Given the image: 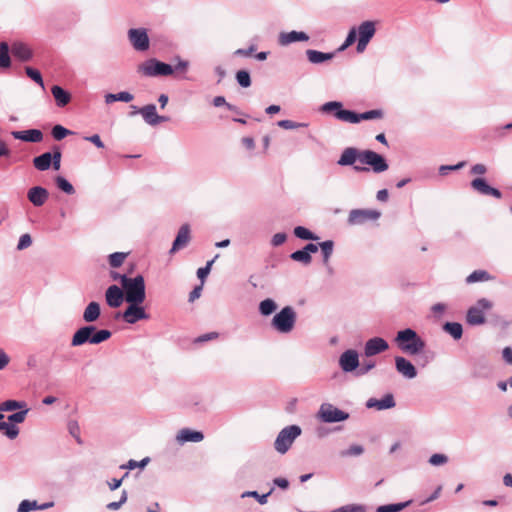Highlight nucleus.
I'll list each match as a JSON object with an SVG mask.
<instances>
[{"label":"nucleus","instance_id":"obj_10","mask_svg":"<svg viewBox=\"0 0 512 512\" xmlns=\"http://www.w3.org/2000/svg\"><path fill=\"white\" fill-rule=\"evenodd\" d=\"M139 70L146 76H168L173 73L171 65L155 59H151L143 63L139 67Z\"/></svg>","mask_w":512,"mask_h":512},{"label":"nucleus","instance_id":"obj_18","mask_svg":"<svg viewBox=\"0 0 512 512\" xmlns=\"http://www.w3.org/2000/svg\"><path fill=\"white\" fill-rule=\"evenodd\" d=\"M191 240L190 234V226L188 224H184L180 227L176 238L172 244V248L170 249V254H174L180 249L185 248Z\"/></svg>","mask_w":512,"mask_h":512},{"label":"nucleus","instance_id":"obj_6","mask_svg":"<svg viewBox=\"0 0 512 512\" xmlns=\"http://www.w3.org/2000/svg\"><path fill=\"white\" fill-rule=\"evenodd\" d=\"M302 433L298 425H290L283 428L277 435L274 448L280 454H285L292 446L293 442Z\"/></svg>","mask_w":512,"mask_h":512},{"label":"nucleus","instance_id":"obj_60","mask_svg":"<svg viewBox=\"0 0 512 512\" xmlns=\"http://www.w3.org/2000/svg\"><path fill=\"white\" fill-rule=\"evenodd\" d=\"M465 164H466V162L462 161L456 165H442L439 168V172L441 175H445L447 173V171L459 170V169L463 168L465 166Z\"/></svg>","mask_w":512,"mask_h":512},{"label":"nucleus","instance_id":"obj_14","mask_svg":"<svg viewBox=\"0 0 512 512\" xmlns=\"http://www.w3.org/2000/svg\"><path fill=\"white\" fill-rule=\"evenodd\" d=\"M343 122L348 123H359L362 120L380 119L383 117V111L380 109L369 110L363 113L343 112L341 114Z\"/></svg>","mask_w":512,"mask_h":512},{"label":"nucleus","instance_id":"obj_21","mask_svg":"<svg viewBox=\"0 0 512 512\" xmlns=\"http://www.w3.org/2000/svg\"><path fill=\"white\" fill-rule=\"evenodd\" d=\"M309 36L305 32L302 31H290V32H281L278 36V44L280 46H287L294 42H302L308 41Z\"/></svg>","mask_w":512,"mask_h":512},{"label":"nucleus","instance_id":"obj_8","mask_svg":"<svg viewBox=\"0 0 512 512\" xmlns=\"http://www.w3.org/2000/svg\"><path fill=\"white\" fill-rule=\"evenodd\" d=\"M492 308V302L486 298H481L477 301L475 306L468 309L466 314V321L470 325H482L485 323L484 312Z\"/></svg>","mask_w":512,"mask_h":512},{"label":"nucleus","instance_id":"obj_55","mask_svg":"<svg viewBox=\"0 0 512 512\" xmlns=\"http://www.w3.org/2000/svg\"><path fill=\"white\" fill-rule=\"evenodd\" d=\"M32 244V238L28 233H25L20 236L19 242L17 244L18 250H24L28 247H30Z\"/></svg>","mask_w":512,"mask_h":512},{"label":"nucleus","instance_id":"obj_22","mask_svg":"<svg viewBox=\"0 0 512 512\" xmlns=\"http://www.w3.org/2000/svg\"><path fill=\"white\" fill-rule=\"evenodd\" d=\"M49 193L47 189L41 186H35L28 190L27 198L36 207H40L48 200Z\"/></svg>","mask_w":512,"mask_h":512},{"label":"nucleus","instance_id":"obj_61","mask_svg":"<svg viewBox=\"0 0 512 512\" xmlns=\"http://www.w3.org/2000/svg\"><path fill=\"white\" fill-rule=\"evenodd\" d=\"M447 305L444 303H436L431 307V311L433 312L436 318H440L442 314L446 311Z\"/></svg>","mask_w":512,"mask_h":512},{"label":"nucleus","instance_id":"obj_35","mask_svg":"<svg viewBox=\"0 0 512 512\" xmlns=\"http://www.w3.org/2000/svg\"><path fill=\"white\" fill-rule=\"evenodd\" d=\"M133 98H134V96L127 91H122L117 94L108 93L105 95V103L111 104L115 101H122V102L128 103V102L132 101Z\"/></svg>","mask_w":512,"mask_h":512},{"label":"nucleus","instance_id":"obj_64","mask_svg":"<svg viewBox=\"0 0 512 512\" xmlns=\"http://www.w3.org/2000/svg\"><path fill=\"white\" fill-rule=\"evenodd\" d=\"M287 239V235L285 233H276L273 235L271 239V244L275 247L282 245Z\"/></svg>","mask_w":512,"mask_h":512},{"label":"nucleus","instance_id":"obj_20","mask_svg":"<svg viewBox=\"0 0 512 512\" xmlns=\"http://www.w3.org/2000/svg\"><path fill=\"white\" fill-rule=\"evenodd\" d=\"M471 187L481 195H489L497 199L502 197L500 190L491 187L484 178H476L472 180Z\"/></svg>","mask_w":512,"mask_h":512},{"label":"nucleus","instance_id":"obj_26","mask_svg":"<svg viewBox=\"0 0 512 512\" xmlns=\"http://www.w3.org/2000/svg\"><path fill=\"white\" fill-rule=\"evenodd\" d=\"M179 443L200 442L204 439V435L200 431H193L188 428L181 429L176 436Z\"/></svg>","mask_w":512,"mask_h":512},{"label":"nucleus","instance_id":"obj_56","mask_svg":"<svg viewBox=\"0 0 512 512\" xmlns=\"http://www.w3.org/2000/svg\"><path fill=\"white\" fill-rule=\"evenodd\" d=\"M214 260L208 261L207 264L204 267H201L197 270V277L204 281V279L208 276L211 270V266L213 264Z\"/></svg>","mask_w":512,"mask_h":512},{"label":"nucleus","instance_id":"obj_50","mask_svg":"<svg viewBox=\"0 0 512 512\" xmlns=\"http://www.w3.org/2000/svg\"><path fill=\"white\" fill-rule=\"evenodd\" d=\"M333 512H366V507L361 504H348L335 509Z\"/></svg>","mask_w":512,"mask_h":512},{"label":"nucleus","instance_id":"obj_1","mask_svg":"<svg viewBox=\"0 0 512 512\" xmlns=\"http://www.w3.org/2000/svg\"><path fill=\"white\" fill-rule=\"evenodd\" d=\"M356 161L371 167L373 172L382 173L388 169L386 159L372 150H358L354 147H347L343 150L337 164L340 166H351Z\"/></svg>","mask_w":512,"mask_h":512},{"label":"nucleus","instance_id":"obj_23","mask_svg":"<svg viewBox=\"0 0 512 512\" xmlns=\"http://www.w3.org/2000/svg\"><path fill=\"white\" fill-rule=\"evenodd\" d=\"M11 135L25 142L39 143L43 140V133L39 129H29L24 131H12Z\"/></svg>","mask_w":512,"mask_h":512},{"label":"nucleus","instance_id":"obj_36","mask_svg":"<svg viewBox=\"0 0 512 512\" xmlns=\"http://www.w3.org/2000/svg\"><path fill=\"white\" fill-rule=\"evenodd\" d=\"M319 248L321 249V253L323 256V264L325 266L329 265L330 257L333 253L334 242L332 240H326L319 243Z\"/></svg>","mask_w":512,"mask_h":512},{"label":"nucleus","instance_id":"obj_29","mask_svg":"<svg viewBox=\"0 0 512 512\" xmlns=\"http://www.w3.org/2000/svg\"><path fill=\"white\" fill-rule=\"evenodd\" d=\"M137 112L142 115L144 121L147 124L151 126L157 125L158 114L156 111V106L154 104H148L146 106H143Z\"/></svg>","mask_w":512,"mask_h":512},{"label":"nucleus","instance_id":"obj_33","mask_svg":"<svg viewBox=\"0 0 512 512\" xmlns=\"http://www.w3.org/2000/svg\"><path fill=\"white\" fill-rule=\"evenodd\" d=\"M52 153L45 152L33 159L34 167L39 171H46L51 167Z\"/></svg>","mask_w":512,"mask_h":512},{"label":"nucleus","instance_id":"obj_9","mask_svg":"<svg viewBox=\"0 0 512 512\" xmlns=\"http://www.w3.org/2000/svg\"><path fill=\"white\" fill-rule=\"evenodd\" d=\"M127 303L129 304L127 308L121 314L117 315V317H121L125 323L132 325L140 320H148L150 318L145 308L141 305L143 302Z\"/></svg>","mask_w":512,"mask_h":512},{"label":"nucleus","instance_id":"obj_34","mask_svg":"<svg viewBox=\"0 0 512 512\" xmlns=\"http://www.w3.org/2000/svg\"><path fill=\"white\" fill-rule=\"evenodd\" d=\"M443 330L455 340H459L463 335V327L458 322H446Z\"/></svg>","mask_w":512,"mask_h":512},{"label":"nucleus","instance_id":"obj_19","mask_svg":"<svg viewBox=\"0 0 512 512\" xmlns=\"http://www.w3.org/2000/svg\"><path fill=\"white\" fill-rule=\"evenodd\" d=\"M395 368L399 374L407 379H413L417 376V370L415 366L405 357H395Z\"/></svg>","mask_w":512,"mask_h":512},{"label":"nucleus","instance_id":"obj_47","mask_svg":"<svg viewBox=\"0 0 512 512\" xmlns=\"http://www.w3.org/2000/svg\"><path fill=\"white\" fill-rule=\"evenodd\" d=\"M72 133L73 132L71 130H68L61 125H55L51 131L53 138L57 141L64 139L66 136L71 135Z\"/></svg>","mask_w":512,"mask_h":512},{"label":"nucleus","instance_id":"obj_3","mask_svg":"<svg viewBox=\"0 0 512 512\" xmlns=\"http://www.w3.org/2000/svg\"><path fill=\"white\" fill-rule=\"evenodd\" d=\"M394 341L397 347L408 355H418L426 346L425 341L411 328L398 331Z\"/></svg>","mask_w":512,"mask_h":512},{"label":"nucleus","instance_id":"obj_11","mask_svg":"<svg viewBox=\"0 0 512 512\" xmlns=\"http://www.w3.org/2000/svg\"><path fill=\"white\" fill-rule=\"evenodd\" d=\"M375 32L376 28L373 21H364L358 26L356 29L358 34L357 52L362 53L366 49Z\"/></svg>","mask_w":512,"mask_h":512},{"label":"nucleus","instance_id":"obj_13","mask_svg":"<svg viewBox=\"0 0 512 512\" xmlns=\"http://www.w3.org/2000/svg\"><path fill=\"white\" fill-rule=\"evenodd\" d=\"M380 217V212L376 210L354 209L351 210L348 216L349 225H361L370 220H377Z\"/></svg>","mask_w":512,"mask_h":512},{"label":"nucleus","instance_id":"obj_48","mask_svg":"<svg viewBox=\"0 0 512 512\" xmlns=\"http://www.w3.org/2000/svg\"><path fill=\"white\" fill-rule=\"evenodd\" d=\"M236 80L241 87L247 88L251 85L250 74L246 70L237 71Z\"/></svg>","mask_w":512,"mask_h":512},{"label":"nucleus","instance_id":"obj_25","mask_svg":"<svg viewBox=\"0 0 512 512\" xmlns=\"http://www.w3.org/2000/svg\"><path fill=\"white\" fill-rule=\"evenodd\" d=\"M101 314L100 304L96 301H91L84 309L82 318L86 323H93L97 321Z\"/></svg>","mask_w":512,"mask_h":512},{"label":"nucleus","instance_id":"obj_12","mask_svg":"<svg viewBox=\"0 0 512 512\" xmlns=\"http://www.w3.org/2000/svg\"><path fill=\"white\" fill-rule=\"evenodd\" d=\"M128 39L137 51H146L149 48V37L144 28L130 29L128 31Z\"/></svg>","mask_w":512,"mask_h":512},{"label":"nucleus","instance_id":"obj_45","mask_svg":"<svg viewBox=\"0 0 512 512\" xmlns=\"http://www.w3.org/2000/svg\"><path fill=\"white\" fill-rule=\"evenodd\" d=\"M273 492V489H271L268 493L260 495L257 491H246L242 493L241 497H253L255 498L259 504L264 505L267 503L268 496L271 495Z\"/></svg>","mask_w":512,"mask_h":512},{"label":"nucleus","instance_id":"obj_5","mask_svg":"<svg viewBox=\"0 0 512 512\" xmlns=\"http://www.w3.org/2000/svg\"><path fill=\"white\" fill-rule=\"evenodd\" d=\"M296 319L297 315L294 308L285 306L274 315L271 320V326L278 333L288 334L294 329Z\"/></svg>","mask_w":512,"mask_h":512},{"label":"nucleus","instance_id":"obj_49","mask_svg":"<svg viewBox=\"0 0 512 512\" xmlns=\"http://www.w3.org/2000/svg\"><path fill=\"white\" fill-rule=\"evenodd\" d=\"M364 452V448L361 445L354 444L348 449L340 452L341 457L360 456Z\"/></svg>","mask_w":512,"mask_h":512},{"label":"nucleus","instance_id":"obj_31","mask_svg":"<svg viewBox=\"0 0 512 512\" xmlns=\"http://www.w3.org/2000/svg\"><path fill=\"white\" fill-rule=\"evenodd\" d=\"M51 93L58 107H64L71 101L70 93L58 85L51 88Z\"/></svg>","mask_w":512,"mask_h":512},{"label":"nucleus","instance_id":"obj_16","mask_svg":"<svg viewBox=\"0 0 512 512\" xmlns=\"http://www.w3.org/2000/svg\"><path fill=\"white\" fill-rule=\"evenodd\" d=\"M124 300L125 294L123 288H120L117 285H111L107 288L105 292V301L109 307L118 308L122 305Z\"/></svg>","mask_w":512,"mask_h":512},{"label":"nucleus","instance_id":"obj_4","mask_svg":"<svg viewBox=\"0 0 512 512\" xmlns=\"http://www.w3.org/2000/svg\"><path fill=\"white\" fill-rule=\"evenodd\" d=\"M126 302H144L146 299L145 281L142 275L130 278L126 275L119 276Z\"/></svg>","mask_w":512,"mask_h":512},{"label":"nucleus","instance_id":"obj_40","mask_svg":"<svg viewBox=\"0 0 512 512\" xmlns=\"http://www.w3.org/2000/svg\"><path fill=\"white\" fill-rule=\"evenodd\" d=\"M294 235L302 240H317L318 236L312 233L310 230L303 226H297L294 228Z\"/></svg>","mask_w":512,"mask_h":512},{"label":"nucleus","instance_id":"obj_39","mask_svg":"<svg viewBox=\"0 0 512 512\" xmlns=\"http://www.w3.org/2000/svg\"><path fill=\"white\" fill-rule=\"evenodd\" d=\"M11 60L9 56V46L6 42L0 43V67L9 68Z\"/></svg>","mask_w":512,"mask_h":512},{"label":"nucleus","instance_id":"obj_52","mask_svg":"<svg viewBox=\"0 0 512 512\" xmlns=\"http://www.w3.org/2000/svg\"><path fill=\"white\" fill-rule=\"evenodd\" d=\"M28 412H29V409L25 407V408L21 409L20 411L9 415L8 420L11 423H22L25 420Z\"/></svg>","mask_w":512,"mask_h":512},{"label":"nucleus","instance_id":"obj_53","mask_svg":"<svg viewBox=\"0 0 512 512\" xmlns=\"http://www.w3.org/2000/svg\"><path fill=\"white\" fill-rule=\"evenodd\" d=\"M128 494L126 490H123L119 501L110 502L106 505V508L112 511L118 510L127 501Z\"/></svg>","mask_w":512,"mask_h":512},{"label":"nucleus","instance_id":"obj_63","mask_svg":"<svg viewBox=\"0 0 512 512\" xmlns=\"http://www.w3.org/2000/svg\"><path fill=\"white\" fill-rule=\"evenodd\" d=\"M61 157H62V154H61V151L59 149H56L54 150L53 154H52V163H51V166H53V168L55 170H59L60 169V166H61Z\"/></svg>","mask_w":512,"mask_h":512},{"label":"nucleus","instance_id":"obj_42","mask_svg":"<svg viewBox=\"0 0 512 512\" xmlns=\"http://www.w3.org/2000/svg\"><path fill=\"white\" fill-rule=\"evenodd\" d=\"M55 182H56L57 187L60 190H62L63 192H65L66 194L72 195V194L75 193V189L72 186V184L67 179H65L64 177L57 176L55 178Z\"/></svg>","mask_w":512,"mask_h":512},{"label":"nucleus","instance_id":"obj_57","mask_svg":"<svg viewBox=\"0 0 512 512\" xmlns=\"http://www.w3.org/2000/svg\"><path fill=\"white\" fill-rule=\"evenodd\" d=\"M213 105L215 107H221V106H225L227 107V109L231 110V111H235L236 110V107L233 106L232 104L230 103H227L226 102V99L223 97V96H216L214 99H213Z\"/></svg>","mask_w":512,"mask_h":512},{"label":"nucleus","instance_id":"obj_17","mask_svg":"<svg viewBox=\"0 0 512 512\" xmlns=\"http://www.w3.org/2000/svg\"><path fill=\"white\" fill-rule=\"evenodd\" d=\"M389 348L387 341L381 337H374L369 339L364 346V354L366 357H371L386 351Z\"/></svg>","mask_w":512,"mask_h":512},{"label":"nucleus","instance_id":"obj_59","mask_svg":"<svg viewBox=\"0 0 512 512\" xmlns=\"http://www.w3.org/2000/svg\"><path fill=\"white\" fill-rule=\"evenodd\" d=\"M356 35H357L356 29L352 28L349 31L344 44L340 47V50H344L347 47H349L350 45H352L355 42V40H356Z\"/></svg>","mask_w":512,"mask_h":512},{"label":"nucleus","instance_id":"obj_46","mask_svg":"<svg viewBox=\"0 0 512 512\" xmlns=\"http://www.w3.org/2000/svg\"><path fill=\"white\" fill-rule=\"evenodd\" d=\"M409 503L410 502L408 501V502H403V503L382 505L377 508L376 512H399L402 509H404L406 506H408Z\"/></svg>","mask_w":512,"mask_h":512},{"label":"nucleus","instance_id":"obj_41","mask_svg":"<svg viewBox=\"0 0 512 512\" xmlns=\"http://www.w3.org/2000/svg\"><path fill=\"white\" fill-rule=\"evenodd\" d=\"M26 407V403L23 401L7 400L0 403V411H13L17 409H23Z\"/></svg>","mask_w":512,"mask_h":512},{"label":"nucleus","instance_id":"obj_37","mask_svg":"<svg viewBox=\"0 0 512 512\" xmlns=\"http://www.w3.org/2000/svg\"><path fill=\"white\" fill-rule=\"evenodd\" d=\"M491 279H492V277L485 270H475L470 275L467 276L466 283L467 284H472V283H475V282L488 281V280H491Z\"/></svg>","mask_w":512,"mask_h":512},{"label":"nucleus","instance_id":"obj_15","mask_svg":"<svg viewBox=\"0 0 512 512\" xmlns=\"http://www.w3.org/2000/svg\"><path fill=\"white\" fill-rule=\"evenodd\" d=\"M339 366L345 373L355 371L359 367V356L356 350L348 349L339 357Z\"/></svg>","mask_w":512,"mask_h":512},{"label":"nucleus","instance_id":"obj_43","mask_svg":"<svg viewBox=\"0 0 512 512\" xmlns=\"http://www.w3.org/2000/svg\"><path fill=\"white\" fill-rule=\"evenodd\" d=\"M291 259L297 262H301L304 265H309L312 261L311 255H309L303 249L297 250L290 255Z\"/></svg>","mask_w":512,"mask_h":512},{"label":"nucleus","instance_id":"obj_38","mask_svg":"<svg viewBox=\"0 0 512 512\" xmlns=\"http://www.w3.org/2000/svg\"><path fill=\"white\" fill-rule=\"evenodd\" d=\"M277 309V304L273 299L267 298L260 302L259 312L263 316L271 315Z\"/></svg>","mask_w":512,"mask_h":512},{"label":"nucleus","instance_id":"obj_2","mask_svg":"<svg viewBox=\"0 0 512 512\" xmlns=\"http://www.w3.org/2000/svg\"><path fill=\"white\" fill-rule=\"evenodd\" d=\"M112 333L107 329L98 330L93 325H85L78 328L72 336L71 346L79 347L86 343L97 345L107 341Z\"/></svg>","mask_w":512,"mask_h":512},{"label":"nucleus","instance_id":"obj_28","mask_svg":"<svg viewBox=\"0 0 512 512\" xmlns=\"http://www.w3.org/2000/svg\"><path fill=\"white\" fill-rule=\"evenodd\" d=\"M320 111L322 113L334 112L335 118H337L338 120H341V121H343V118L341 117V114L343 112H351V110L343 109V104L341 102H339V101H330V102L324 103L320 107Z\"/></svg>","mask_w":512,"mask_h":512},{"label":"nucleus","instance_id":"obj_54","mask_svg":"<svg viewBox=\"0 0 512 512\" xmlns=\"http://www.w3.org/2000/svg\"><path fill=\"white\" fill-rule=\"evenodd\" d=\"M448 462V457L444 454H433L430 458H429V463L433 466H440V465H443V464H446Z\"/></svg>","mask_w":512,"mask_h":512},{"label":"nucleus","instance_id":"obj_24","mask_svg":"<svg viewBox=\"0 0 512 512\" xmlns=\"http://www.w3.org/2000/svg\"><path fill=\"white\" fill-rule=\"evenodd\" d=\"M396 405L392 394H386L382 399L370 398L366 402L368 408H375L377 410H385L393 408Z\"/></svg>","mask_w":512,"mask_h":512},{"label":"nucleus","instance_id":"obj_32","mask_svg":"<svg viewBox=\"0 0 512 512\" xmlns=\"http://www.w3.org/2000/svg\"><path fill=\"white\" fill-rule=\"evenodd\" d=\"M308 61L312 64H322L326 61L331 60L334 57V53H324L321 51L308 49L306 51Z\"/></svg>","mask_w":512,"mask_h":512},{"label":"nucleus","instance_id":"obj_7","mask_svg":"<svg viewBox=\"0 0 512 512\" xmlns=\"http://www.w3.org/2000/svg\"><path fill=\"white\" fill-rule=\"evenodd\" d=\"M317 418L323 423H336L347 420L349 413L338 409L330 403H323L317 412Z\"/></svg>","mask_w":512,"mask_h":512},{"label":"nucleus","instance_id":"obj_62","mask_svg":"<svg viewBox=\"0 0 512 512\" xmlns=\"http://www.w3.org/2000/svg\"><path fill=\"white\" fill-rule=\"evenodd\" d=\"M375 367V363L373 361H367L362 364V366L357 370L356 374L358 376H362L367 374L370 370Z\"/></svg>","mask_w":512,"mask_h":512},{"label":"nucleus","instance_id":"obj_44","mask_svg":"<svg viewBox=\"0 0 512 512\" xmlns=\"http://www.w3.org/2000/svg\"><path fill=\"white\" fill-rule=\"evenodd\" d=\"M128 253L124 252H115L109 255V264L113 268L120 267L125 261Z\"/></svg>","mask_w":512,"mask_h":512},{"label":"nucleus","instance_id":"obj_27","mask_svg":"<svg viewBox=\"0 0 512 512\" xmlns=\"http://www.w3.org/2000/svg\"><path fill=\"white\" fill-rule=\"evenodd\" d=\"M11 53L20 61H28L32 57V51L28 45L22 42H15L12 44Z\"/></svg>","mask_w":512,"mask_h":512},{"label":"nucleus","instance_id":"obj_30","mask_svg":"<svg viewBox=\"0 0 512 512\" xmlns=\"http://www.w3.org/2000/svg\"><path fill=\"white\" fill-rule=\"evenodd\" d=\"M54 506V502H46L44 504L38 505L35 500H23L19 506L18 512H30L33 510H45Z\"/></svg>","mask_w":512,"mask_h":512},{"label":"nucleus","instance_id":"obj_51","mask_svg":"<svg viewBox=\"0 0 512 512\" xmlns=\"http://www.w3.org/2000/svg\"><path fill=\"white\" fill-rule=\"evenodd\" d=\"M25 72L29 78H31L33 81H35L37 84H39L42 88H44V82L43 78L41 76V73L32 68V67H26Z\"/></svg>","mask_w":512,"mask_h":512},{"label":"nucleus","instance_id":"obj_58","mask_svg":"<svg viewBox=\"0 0 512 512\" xmlns=\"http://www.w3.org/2000/svg\"><path fill=\"white\" fill-rule=\"evenodd\" d=\"M278 126L283 128V129L290 130V129H296V128L301 127V126H306V124L297 123V122H294V121H291V120H281V121L278 122Z\"/></svg>","mask_w":512,"mask_h":512}]
</instances>
